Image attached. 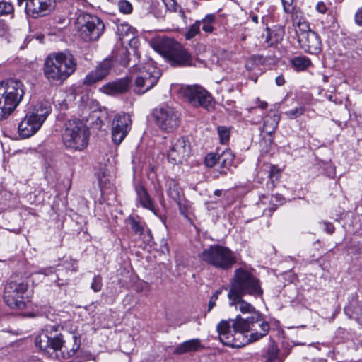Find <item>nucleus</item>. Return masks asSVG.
Segmentation results:
<instances>
[{"label": "nucleus", "instance_id": "nucleus-34", "mask_svg": "<svg viewBox=\"0 0 362 362\" xmlns=\"http://www.w3.org/2000/svg\"><path fill=\"white\" fill-rule=\"evenodd\" d=\"M204 163L209 168L214 167L216 163H218V153H208L205 157Z\"/></svg>", "mask_w": 362, "mask_h": 362}, {"label": "nucleus", "instance_id": "nucleus-37", "mask_svg": "<svg viewBox=\"0 0 362 362\" xmlns=\"http://www.w3.org/2000/svg\"><path fill=\"white\" fill-rule=\"evenodd\" d=\"M287 354L286 351H281L277 349L273 344V362H282L286 358Z\"/></svg>", "mask_w": 362, "mask_h": 362}, {"label": "nucleus", "instance_id": "nucleus-39", "mask_svg": "<svg viewBox=\"0 0 362 362\" xmlns=\"http://www.w3.org/2000/svg\"><path fill=\"white\" fill-rule=\"evenodd\" d=\"M103 286L102 277L100 275H95L90 284V288L94 292H98L101 290Z\"/></svg>", "mask_w": 362, "mask_h": 362}, {"label": "nucleus", "instance_id": "nucleus-25", "mask_svg": "<svg viewBox=\"0 0 362 362\" xmlns=\"http://www.w3.org/2000/svg\"><path fill=\"white\" fill-rule=\"evenodd\" d=\"M162 73L160 71V69H154L153 71L152 72L146 71L142 76L144 81H145L146 88H144V90L134 89V93L139 95L145 93L146 92H147L156 85Z\"/></svg>", "mask_w": 362, "mask_h": 362}, {"label": "nucleus", "instance_id": "nucleus-28", "mask_svg": "<svg viewBox=\"0 0 362 362\" xmlns=\"http://www.w3.org/2000/svg\"><path fill=\"white\" fill-rule=\"evenodd\" d=\"M108 74V69H95L85 77L83 84L88 86H92L102 81Z\"/></svg>", "mask_w": 362, "mask_h": 362}, {"label": "nucleus", "instance_id": "nucleus-47", "mask_svg": "<svg viewBox=\"0 0 362 362\" xmlns=\"http://www.w3.org/2000/svg\"><path fill=\"white\" fill-rule=\"evenodd\" d=\"M168 8L172 11H176L177 4L175 0H165Z\"/></svg>", "mask_w": 362, "mask_h": 362}, {"label": "nucleus", "instance_id": "nucleus-35", "mask_svg": "<svg viewBox=\"0 0 362 362\" xmlns=\"http://www.w3.org/2000/svg\"><path fill=\"white\" fill-rule=\"evenodd\" d=\"M218 134L219 136L220 142L221 144H225L229 141L230 133L226 127H218Z\"/></svg>", "mask_w": 362, "mask_h": 362}, {"label": "nucleus", "instance_id": "nucleus-11", "mask_svg": "<svg viewBox=\"0 0 362 362\" xmlns=\"http://www.w3.org/2000/svg\"><path fill=\"white\" fill-rule=\"evenodd\" d=\"M28 279L19 276H11L4 288V299L8 306L13 309L25 308L24 294L28 291Z\"/></svg>", "mask_w": 362, "mask_h": 362}, {"label": "nucleus", "instance_id": "nucleus-46", "mask_svg": "<svg viewBox=\"0 0 362 362\" xmlns=\"http://www.w3.org/2000/svg\"><path fill=\"white\" fill-rule=\"evenodd\" d=\"M323 225L325 231L328 234H332L334 232L335 228L332 223L324 221Z\"/></svg>", "mask_w": 362, "mask_h": 362}, {"label": "nucleus", "instance_id": "nucleus-16", "mask_svg": "<svg viewBox=\"0 0 362 362\" xmlns=\"http://www.w3.org/2000/svg\"><path fill=\"white\" fill-rule=\"evenodd\" d=\"M234 319L222 320L216 326V329L219 335L220 341L225 346L230 347H242L244 344L239 341L236 335L240 336L245 332L234 330L233 325Z\"/></svg>", "mask_w": 362, "mask_h": 362}, {"label": "nucleus", "instance_id": "nucleus-1", "mask_svg": "<svg viewBox=\"0 0 362 362\" xmlns=\"http://www.w3.org/2000/svg\"><path fill=\"white\" fill-rule=\"evenodd\" d=\"M242 298L230 300V305H236V309H238L242 313H249L251 315L246 318H243L240 315H237L233 324L234 330L251 332L250 339L257 341L267 334L270 329L269 324L263 321L260 313Z\"/></svg>", "mask_w": 362, "mask_h": 362}, {"label": "nucleus", "instance_id": "nucleus-44", "mask_svg": "<svg viewBox=\"0 0 362 362\" xmlns=\"http://www.w3.org/2000/svg\"><path fill=\"white\" fill-rule=\"evenodd\" d=\"M136 88L134 89L144 90L146 88L145 81H144L143 76H139L135 80Z\"/></svg>", "mask_w": 362, "mask_h": 362}, {"label": "nucleus", "instance_id": "nucleus-27", "mask_svg": "<svg viewBox=\"0 0 362 362\" xmlns=\"http://www.w3.org/2000/svg\"><path fill=\"white\" fill-rule=\"evenodd\" d=\"M71 70V71H68L67 70L62 71V69H44V74L45 77L51 83H62L74 72L75 69Z\"/></svg>", "mask_w": 362, "mask_h": 362}, {"label": "nucleus", "instance_id": "nucleus-49", "mask_svg": "<svg viewBox=\"0 0 362 362\" xmlns=\"http://www.w3.org/2000/svg\"><path fill=\"white\" fill-rule=\"evenodd\" d=\"M275 200L277 202V204H273V211L274 210H276V207H274L275 205L281 206V205H282L285 202L284 197L282 195L279 194H276Z\"/></svg>", "mask_w": 362, "mask_h": 362}, {"label": "nucleus", "instance_id": "nucleus-9", "mask_svg": "<svg viewBox=\"0 0 362 362\" xmlns=\"http://www.w3.org/2000/svg\"><path fill=\"white\" fill-rule=\"evenodd\" d=\"M172 89L178 96L194 107H203L209 110L212 107L214 98L204 87L198 85H173Z\"/></svg>", "mask_w": 362, "mask_h": 362}, {"label": "nucleus", "instance_id": "nucleus-18", "mask_svg": "<svg viewBox=\"0 0 362 362\" xmlns=\"http://www.w3.org/2000/svg\"><path fill=\"white\" fill-rule=\"evenodd\" d=\"M56 0H30L25 7L28 16L38 18L49 14L55 8Z\"/></svg>", "mask_w": 362, "mask_h": 362}, {"label": "nucleus", "instance_id": "nucleus-53", "mask_svg": "<svg viewBox=\"0 0 362 362\" xmlns=\"http://www.w3.org/2000/svg\"><path fill=\"white\" fill-rule=\"evenodd\" d=\"M202 29L204 31L210 33L213 30V27L210 25L209 24H204L202 27Z\"/></svg>", "mask_w": 362, "mask_h": 362}, {"label": "nucleus", "instance_id": "nucleus-51", "mask_svg": "<svg viewBox=\"0 0 362 362\" xmlns=\"http://www.w3.org/2000/svg\"><path fill=\"white\" fill-rule=\"evenodd\" d=\"M71 266L70 267H67L66 268L68 269L71 270L72 272H77L78 271V267H77L76 261L71 259Z\"/></svg>", "mask_w": 362, "mask_h": 362}, {"label": "nucleus", "instance_id": "nucleus-13", "mask_svg": "<svg viewBox=\"0 0 362 362\" xmlns=\"http://www.w3.org/2000/svg\"><path fill=\"white\" fill-rule=\"evenodd\" d=\"M153 115L156 125L163 131L173 132L180 124V114L170 106L161 105L155 108Z\"/></svg>", "mask_w": 362, "mask_h": 362}, {"label": "nucleus", "instance_id": "nucleus-33", "mask_svg": "<svg viewBox=\"0 0 362 362\" xmlns=\"http://www.w3.org/2000/svg\"><path fill=\"white\" fill-rule=\"evenodd\" d=\"M129 224L134 233L136 235H141L144 233V228L143 224L132 217L129 218Z\"/></svg>", "mask_w": 362, "mask_h": 362}, {"label": "nucleus", "instance_id": "nucleus-2", "mask_svg": "<svg viewBox=\"0 0 362 362\" xmlns=\"http://www.w3.org/2000/svg\"><path fill=\"white\" fill-rule=\"evenodd\" d=\"M149 43L156 52L166 58L173 66H197L188 49L173 38L157 37L152 38Z\"/></svg>", "mask_w": 362, "mask_h": 362}, {"label": "nucleus", "instance_id": "nucleus-26", "mask_svg": "<svg viewBox=\"0 0 362 362\" xmlns=\"http://www.w3.org/2000/svg\"><path fill=\"white\" fill-rule=\"evenodd\" d=\"M136 29L127 23H117V33L122 42H131L136 35Z\"/></svg>", "mask_w": 362, "mask_h": 362}, {"label": "nucleus", "instance_id": "nucleus-40", "mask_svg": "<svg viewBox=\"0 0 362 362\" xmlns=\"http://www.w3.org/2000/svg\"><path fill=\"white\" fill-rule=\"evenodd\" d=\"M119 10L125 14L131 13L132 11V4L125 0L119 1L118 3Z\"/></svg>", "mask_w": 362, "mask_h": 362}, {"label": "nucleus", "instance_id": "nucleus-52", "mask_svg": "<svg viewBox=\"0 0 362 362\" xmlns=\"http://www.w3.org/2000/svg\"><path fill=\"white\" fill-rule=\"evenodd\" d=\"M277 86H283L285 83V79L283 76H279L275 78Z\"/></svg>", "mask_w": 362, "mask_h": 362}, {"label": "nucleus", "instance_id": "nucleus-7", "mask_svg": "<svg viewBox=\"0 0 362 362\" xmlns=\"http://www.w3.org/2000/svg\"><path fill=\"white\" fill-rule=\"evenodd\" d=\"M284 28L276 25L273 28V66H280L286 64L288 61L295 68H308L312 66L310 59L305 56H298L288 59L285 56L286 46L284 42Z\"/></svg>", "mask_w": 362, "mask_h": 362}, {"label": "nucleus", "instance_id": "nucleus-56", "mask_svg": "<svg viewBox=\"0 0 362 362\" xmlns=\"http://www.w3.org/2000/svg\"><path fill=\"white\" fill-rule=\"evenodd\" d=\"M267 172H268V177L269 178H272V165L268 166Z\"/></svg>", "mask_w": 362, "mask_h": 362}, {"label": "nucleus", "instance_id": "nucleus-41", "mask_svg": "<svg viewBox=\"0 0 362 362\" xmlns=\"http://www.w3.org/2000/svg\"><path fill=\"white\" fill-rule=\"evenodd\" d=\"M199 32V23H195L188 30V31L185 33V38L187 40H190L193 38Z\"/></svg>", "mask_w": 362, "mask_h": 362}, {"label": "nucleus", "instance_id": "nucleus-4", "mask_svg": "<svg viewBox=\"0 0 362 362\" xmlns=\"http://www.w3.org/2000/svg\"><path fill=\"white\" fill-rule=\"evenodd\" d=\"M90 130L86 123L78 119L66 121L62 130L64 146L74 151H83L88 144Z\"/></svg>", "mask_w": 362, "mask_h": 362}, {"label": "nucleus", "instance_id": "nucleus-32", "mask_svg": "<svg viewBox=\"0 0 362 362\" xmlns=\"http://www.w3.org/2000/svg\"><path fill=\"white\" fill-rule=\"evenodd\" d=\"M11 15L12 17L14 15V6L8 1H0V16Z\"/></svg>", "mask_w": 362, "mask_h": 362}, {"label": "nucleus", "instance_id": "nucleus-20", "mask_svg": "<svg viewBox=\"0 0 362 362\" xmlns=\"http://www.w3.org/2000/svg\"><path fill=\"white\" fill-rule=\"evenodd\" d=\"M65 339L66 342L64 343L62 349L60 350L64 358L69 359L81 353V338L78 336L68 333Z\"/></svg>", "mask_w": 362, "mask_h": 362}, {"label": "nucleus", "instance_id": "nucleus-36", "mask_svg": "<svg viewBox=\"0 0 362 362\" xmlns=\"http://www.w3.org/2000/svg\"><path fill=\"white\" fill-rule=\"evenodd\" d=\"M79 354H76L73 358V362H83L89 361L92 358L91 354L88 351H83V349H80Z\"/></svg>", "mask_w": 362, "mask_h": 362}, {"label": "nucleus", "instance_id": "nucleus-57", "mask_svg": "<svg viewBox=\"0 0 362 362\" xmlns=\"http://www.w3.org/2000/svg\"><path fill=\"white\" fill-rule=\"evenodd\" d=\"M214 195H216V196H221V194H222V192H221V190H220V189H216V190H215V191H214Z\"/></svg>", "mask_w": 362, "mask_h": 362}, {"label": "nucleus", "instance_id": "nucleus-15", "mask_svg": "<svg viewBox=\"0 0 362 362\" xmlns=\"http://www.w3.org/2000/svg\"><path fill=\"white\" fill-rule=\"evenodd\" d=\"M190 154V144L185 137L174 138L170 141L167 158L170 163L177 165L187 160Z\"/></svg>", "mask_w": 362, "mask_h": 362}, {"label": "nucleus", "instance_id": "nucleus-60", "mask_svg": "<svg viewBox=\"0 0 362 362\" xmlns=\"http://www.w3.org/2000/svg\"><path fill=\"white\" fill-rule=\"evenodd\" d=\"M265 157H266V155L262 154L261 156H260L259 160L261 162H264L265 161Z\"/></svg>", "mask_w": 362, "mask_h": 362}, {"label": "nucleus", "instance_id": "nucleus-54", "mask_svg": "<svg viewBox=\"0 0 362 362\" xmlns=\"http://www.w3.org/2000/svg\"><path fill=\"white\" fill-rule=\"evenodd\" d=\"M215 20V16L212 14L206 16L204 18V22L206 21L208 23L213 22Z\"/></svg>", "mask_w": 362, "mask_h": 362}, {"label": "nucleus", "instance_id": "nucleus-43", "mask_svg": "<svg viewBox=\"0 0 362 362\" xmlns=\"http://www.w3.org/2000/svg\"><path fill=\"white\" fill-rule=\"evenodd\" d=\"M262 131L269 136H272V127L269 122V118H267L264 121Z\"/></svg>", "mask_w": 362, "mask_h": 362}, {"label": "nucleus", "instance_id": "nucleus-62", "mask_svg": "<svg viewBox=\"0 0 362 362\" xmlns=\"http://www.w3.org/2000/svg\"><path fill=\"white\" fill-rule=\"evenodd\" d=\"M267 107V103H262L261 104V105H260V107H261L262 109H264V108H266Z\"/></svg>", "mask_w": 362, "mask_h": 362}, {"label": "nucleus", "instance_id": "nucleus-50", "mask_svg": "<svg viewBox=\"0 0 362 362\" xmlns=\"http://www.w3.org/2000/svg\"><path fill=\"white\" fill-rule=\"evenodd\" d=\"M54 267L43 268L39 270L38 273L44 274L45 276H49L54 273Z\"/></svg>", "mask_w": 362, "mask_h": 362}, {"label": "nucleus", "instance_id": "nucleus-38", "mask_svg": "<svg viewBox=\"0 0 362 362\" xmlns=\"http://www.w3.org/2000/svg\"><path fill=\"white\" fill-rule=\"evenodd\" d=\"M304 112L305 107L303 106H299L293 110L286 111L285 114L288 117L289 119H293L302 115Z\"/></svg>", "mask_w": 362, "mask_h": 362}, {"label": "nucleus", "instance_id": "nucleus-22", "mask_svg": "<svg viewBox=\"0 0 362 362\" xmlns=\"http://www.w3.org/2000/svg\"><path fill=\"white\" fill-rule=\"evenodd\" d=\"M137 199L141 205L148 210L152 211L155 215L158 214V207L154 204L153 199L142 185H137L135 187Z\"/></svg>", "mask_w": 362, "mask_h": 362}, {"label": "nucleus", "instance_id": "nucleus-23", "mask_svg": "<svg viewBox=\"0 0 362 362\" xmlns=\"http://www.w3.org/2000/svg\"><path fill=\"white\" fill-rule=\"evenodd\" d=\"M131 81V78L126 76L110 82L105 85L103 88L105 90V93L108 95L122 94L129 90Z\"/></svg>", "mask_w": 362, "mask_h": 362}, {"label": "nucleus", "instance_id": "nucleus-29", "mask_svg": "<svg viewBox=\"0 0 362 362\" xmlns=\"http://www.w3.org/2000/svg\"><path fill=\"white\" fill-rule=\"evenodd\" d=\"M168 195L175 202L179 203L183 196V192L175 180L168 181Z\"/></svg>", "mask_w": 362, "mask_h": 362}, {"label": "nucleus", "instance_id": "nucleus-45", "mask_svg": "<svg viewBox=\"0 0 362 362\" xmlns=\"http://www.w3.org/2000/svg\"><path fill=\"white\" fill-rule=\"evenodd\" d=\"M283 5L284 9L286 13H289L292 11V3L293 0H280Z\"/></svg>", "mask_w": 362, "mask_h": 362}, {"label": "nucleus", "instance_id": "nucleus-55", "mask_svg": "<svg viewBox=\"0 0 362 362\" xmlns=\"http://www.w3.org/2000/svg\"><path fill=\"white\" fill-rule=\"evenodd\" d=\"M216 305V302L214 300H212L211 299L209 300V305H208V312H210L211 309Z\"/></svg>", "mask_w": 362, "mask_h": 362}, {"label": "nucleus", "instance_id": "nucleus-5", "mask_svg": "<svg viewBox=\"0 0 362 362\" xmlns=\"http://www.w3.org/2000/svg\"><path fill=\"white\" fill-rule=\"evenodd\" d=\"M52 111L49 102H40L26 111L23 119L18 124V132L23 138L35 134L42 127Z\"/></svg>", "mask_w": 362, "mask_h": 362}, {"label": "nucleus", "instance_id": "nucleus-14", "mask_svg": "<svg viewBox=\"0 0 362 362\" xmlns=\"http://www.w3.org/2000/svg\"><path fill=\"white\" fill-rule=\"evenodd\" d=\"M300 47L305 52L310 54H317L321 50V40L320 36L311 30L307 23H299L296 29Z\"/></svg>", "mask_w": 362, "mask_h": 362}, {"label": "nucleus", "instance_id": "nucleus-24", "mask_svg": "<svg viewBox=\"0 0 362 362\" xmlns=\"http://www.w3.org/2000/svg\"><path fill=\"white\" fill-rule=\"evenodd\" d=\"M204 348L199 339H193L180 344L173 351L175 355H182L189 352H195Z\"/></svg>", "mask_w": 362, "mask_h": 362}, {"label": "nucleus", "instance_id": "nucleus-61", "mask_svg": "<svg viewBox=\"0 0 362 362\" xmlns=\"http://www.w3.org/2000/svg\"><path fill=\"white\" fill-rule=\"evenodd\" d=\"M267 40H269V38H270V29L269 28H267Z\"/></svg>", "mask_w": 362, "mask_h": 362}, {"label": "nucleus", "instance_id": "nucleus-3", "mask_svg": "<svg viewBox=\"0 0 362 362\" xmlns=\"http://www.w3.org/2000/svg\"><path fill=\"white\" fill-rule=\"evenodd\" d=\"M25 86L14 78L0 82V121L7 119L25 95Z\"/></svg>", "mask_w": 362, "mask_h": 362}, {"label": "nucleus", "instance_id": "nucleus-59", "mask_svg": "<svg viewBox=\"0 0 362 362\" xmlns=\"http://www.w3.org/2000/svg\"><path fill=\"white\" fill-rule=\"evenodd\" d=\"M59 281L60 279L59 278H57V279L56 280V284L59 287L64 284V283H60Z\"/></svg>", "mask_w": 362, "mask_h": 362}, {"label": "nucleus", "instance_id": "nucleus-21", "mask_svg": "<svg viewBox=\"0 0 362 362\" xmlns=\"http://www.w3.org/2000/svg\"><path fill=\"white\" fill-rule=\"evenodd\" d=\"M129 54L122 49L115 56L106 57L98 68H114L115 66H127L129 65Z\"/></svg>", "mask_w": 362, "mask_h": 362}, {"label": "nucleus", "instance_id": "nucleus-6", "mask_svg": "<svg viewBox=\"0 0 362 362\" xmlns=\"http://www.w3.org/2000/svg\"><path fill=\"white\" fill-rule=\"evenodd\" d=\"M262 293L259 281L254 275L243 268L235 270L234 278L228 293L230 300H237L246 294L258 296Z\"/></svg>", "mask_w": 362, "mask_h": 362}, {"label": "nucleus", "instance_id": "nucleus-8", "mask_svg": "<svg viewBox=\"0 0 362 362\" xmlns=\"http://www.w3.org/2000/svg\"><path fill=\"white\" fill-rule=\"evenodd\" d=\"M198 256L207 264L224 271L231 269L236 263L233 252L228 247L218 244L204 249Z\"/></svg>", "mask_w": 362, "mask_h": 362}, {"label": "nucleus", "instance_id": "nucleus-64", "mask_svg": "<svg viewBox=\"0 0 362 362\" xmlns=\"http://www.w3.org/2000/svg\"><path fill=\"white\" fill-rule=\"evenodd\" d=\"M13 64H11L10 62H6V64H4V66H12Z\"/></svg>", "mask_w": 362, "mask_h": 362}, {"label": "nucleus", "instance_id": "nucleus-19", "mask_svg": "<svg viewBox=\"0 0 362 362\" xmlns=\"http://www.w3.org/2000/svg\"><path fill=\"white\" fill-rule=\"evenodd\" d=\"M75 68L77 61L75 57L68 50L49 54L45 62V68Z\"/></svg>", "mask_w": 362, "mask_h": 362}, {"label": "nucleus", "instance_id": "nucleus-10", "mask_svg": "<svg viewBox=\"0 0 362 362\" xmlns=\"http://www.w3.org/2000/svg\"><path fill=\"white\" fill-rule=\"evenodd\" d=\"M76 28L83 40L91 42L100 37L105 30V24L98 16L83 13L76 20Z\"/></svg>", "mask_w": 362, "mask_h": 362}, {"label": "nucleus", "instance_id": "nucleus-12", "mask_svg": "<svg viewBox=\"0 0 362 362\" xmlns=\"http://www.w3.org/2000/svg\"><path fill=\"white\" fill-rule=\"evenodd\" d=\"M62 331V328L59 325H47L45 329L36 337V346L47 354L50 351L62 350L64 343L66 342V335Z\"/></svg>", "mask_w": 362, "mask_h": 362}, {"label": "nucleus", "instance_id": "nucleus-48", "mask_svg": "<svg viewBox=\"0 0 362 362\" xmlns=\"http://www.w3.org/2000/svg\"><path fill=\"white\" fill-rule=\"evenodd\" d=\"M315 8L317 12H319L320 13H323V14L325 13L326 11H327V6L325 5V4L323 1H319L316 4Z\"/></svg>", "mask_w": 362, "mask_h": 362}, {"label": "nucleus", "instance_id": "nucleus-30", "mask_svg": "<svg viewBox=\"0 0 362 362\" xmlns=\"http://www.w3.org/2000/svg\"><path fill=\"white\" fill-rule=\"evenodd\" d=\"M235 156L230 149L223 151L218 153V164L223 168H228L233 165Z\"/></svg>", "mask_w": 362, "mask_h": 362}, {"label": "nucleus", "instance_id": "nucleus-63", "mask_svg": "<svg viewBox=\"0 0 362 362\" xmlns=\"http://www.w3.org/2000/svg\"><path fill=\"white\" fill-rule=\"evenodd\" d=\"M269 349H270V348L269 347V349H268V352L269 351ZM267 361H268V362H271V361H272V356H269V354H268Z\"/></svg>", "mask_w": 362, "mask_h": 362}, {"label": "nucleus", "instance_id": "nucleus-31", "mask_svg": "<svg viewBox=\"0 0 362 362\" xmlns=\"http://www.w3.org/2000/svg\"><path fill=\"white\" fill-rule=\"evenodd\" d=\"M267 60L268 59L264 57L262 55H252L248 59L246 68H250V66H264Z\"/></svg>", "mask_w": 362, "mask_h": 362}, {"label": "nucleus", "instance_id": "nucleus-42", "mask_svg": "<svg viewBox=\"0 0 362 362\" xmlns=\"http://www.w3.org/2000/svg\"><path fill=\"white\" fill-rule=\"evenodd\" d=\"M354 22L358 26L362 27V6L356 11L354 15Z\"/></svg>", "mask_w": 362, "mask_h": 362}, {"label": "nucleus", "instance_id": "nucleus-58", "mask_svg": "<svg viewBox=\"0 0 362 362\" xmlns=\"http://www.w3.org/2000/svg\"><path fill=\"white\" fill-rule=\"evenodd\" d=\"M210 299L216 302V300L218 299L217 293H214V295L211 297Z\"/></svg>", "mask_w": 362, "mask_h": 362}, {"label": "nucleus", "instance_id": "nucleus-17", "mask_svg": "<svg viewBox=\"0 0 362 362\" xmlns=\"http://www.w3.org/2000/svg\"><path fill=\"white\" fill-rule=\"evenodd\" d=\"M132 120L127 114L115 115L112 124V141L119 145L126 137L131 129Z\"/></svg>", "mask_w": 362, "mask_h": 362}]
</instances>
